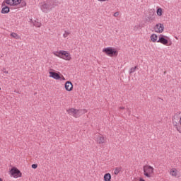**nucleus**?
I'll return each mask as SVG.
<instances>
[{
    "label": "nucleus",
    "mask_w": 181,
    "mask_h": 181,
    "mask_svg": "<svg viewBox=\"0 0 181 181\" xmlns=\"http://www.w3.org/2000/svg\"><path fill=\"white\" fill-rule=\"evenodd\" d=\"M59 5V1L56 0H47L40 4V8L45 13H48L52 9Z\"/></svg>",
    "instance_id": "obj_1"
},
{
    "label": "nucleus",
    "mask_w": 181,
    "mask_h": 181,
    "mask_svg": "<svg viewBox=\"0 0 181 181\" xmlns=\"http://www.w3.org/2000/svg\"><path fill=\"white\" fill-rule=\"evenodd\" d=\"M67 113L69 115H72V117H74V118H79V117H81L83 114H86L87 112V110L85 109H74V108H70L69 110H66Z\"/></svg>",
    "instance_id": "obj_2"
},
{
    "label": "nucleus",
    "mask_w": 181,
    "mask_h": 181,
    "mask_svg": "<svg viewBox=\"0 0 181 181\" xmlns=\"http://www.w3.org/2000/svg\"><path fill=\"white\" fill-rule=\"evenodd\" d=\"M54 54L57 57H60L61 59H64V60H71V57L70 56V53L67 51L61 50L59 52H54Z\"/></svg>",
    "instance_id": "obj_3"
},
{
    "label": "nucleus",
    "mask_w": 181,
    "mask_h": 181,
    "mask_svg": "<svg viewBox=\"0 0 181 181\" xmlns=\"http://www.w3.org/2000/svg\"><path fill=\"white\" fill-rule=\"evenodd\" d=\"M103 53H105L107 56H110V57H114V56H118V51L111 47L104 48L103 49Z\"/></svg>",
    "instance_id": "obj_4"
},
{
    "label": "nucleus",
    "mask_w": 181,
    "mask_h": 181,
    "mask_svg": "<svg viewBox=\"0 0 181 181\" xmlns=\"http://www.w3.org/2000/svg\"><path fill=\"white\" fill-rule=\"evenodd\" d=\"M10 173L11 176H13L16 179H18V177H22V173H21V170L16 167H13L11 168Z\"/></svg>",
    "instance_id": "obj_5"
},
{
    "label": "nucleus",
    "mask_w": 181,
    "mask_h": 181,
    "mask_svg": "<svg viewBox=\"0 0 181 181\" xmlns=\"http://www.w3.org/2000/svg\"><path fill=\"white\" fill-rule=\"evenodd\" d=\"M144 176L146 177H151V175L153 173V168L150 165L144 166Z\"/></svg>",
    "instance_id": "obj_6"
},
{
    "label": "nucleus",
    "mask_w": 181,
    "mask_h": 181,
    "mask_svg": "<svg viewBox=\"0 0 181 181\" xmlns=\"http://www.w3.org/2000/svg\"><path fill=\"white\" fill-rule=\"evenodd\" d=\"M154 29L157 33H162L165 29V26L162 23H158L156 25Z\"/></svg>",
    "instance_id": "obj_7"
},
{
    "label": "nucleus",
    "mask_w": 181,
    "mask_h": 181,
    "mask_svg": "<svg viewBox=\"0 0 181 181\" xmlns=\"http://www.w3.org/2000/svg\"><path fill=\"white\" fill-rule=\"evenodd\" d=\"M95 141L97 144H104V142H105V137L101 134L96 135Z\"/></svg>",
    "instance_id": "obj_8"
},
{
    "label": "nucleus",
    "mask_w": 181,
    "mask_h": 181,
    "mask_svg": "<svg viewBox=\"0 0 181 181\" xmlns=\"http://www.w3.org/2000/svg\"><path fill=\"white\" fill-rule=\"evenodd\" d=\"M158 43H162V45H168L169 43V41L168 39L165 38V36L163 35H160L158 40H157Z\"/></svg>",
    "instance_id": "obj_9"
},
{
    "label": "nucleus",
    "mask_w": 181,
    "mask_h": 181,
    "mask_svg": "<svg viewBox=\"0 0 181 181\" xmlns=\"http://www.w3.org/2000/svg\"><path fill=\"white\" fill-rule=\"evenodd\" d=\"M49 77H52V78H54V80H60L61 77L60 75L58 73L49 71Z\"/></svg>",
    "instance_id": "obj_10"
},
{
    "label": "nucleus",
    "mask_w": 181,
    "mask_h": 181,
    "mask_svg": "<svg viewBox=\"0 0 181 181\" xmlns=\"http://www.w3.org/2000/svg\"><path fill=\"white\" fill-rule=\"evenodd\" d=\"M65 89L66 91H71L73 90V83L70 81H66L65 83Z\"/></svg>",
    "instance_id": "obj_11"
},
{
    "label": "nucleus",
    "mask_w": 181,
    "mask_h": 181,
    "mask_svg": "<svg viewBox=\"0 0 181 181\" xmlns=\"http://www.w3.org/2000/svg\"><path fill=\"white\" fill-rule=\"evenodd\" d=\"M170 175H171V176H173L174 177H176V176H177V169L172 168L170 170Z\"/></svg>",
    "instance_id": "obj_12"
},
{
    "label": "nucleus",
    "mask_w": 181,
    "mask_h": 181,
    "mask_svg": "<svg viewBox=\"0 0 181 181\" xmlns=\"http://www.w3.org/2000/svg\"><path fill=\"white\" fill-rule=\"evenodd\" d=\"M10 11L11 10H10L9 7L6 6L2 8L1 13H4V14L5 13H9Z\"/></svg>",
    "instance_id": "obj_13"
},
{
    "label": "nucleus",
    "mask_w": 181,
    "mask_h": 181,
    "mask_svg": "<svg viewBox=\"0 0 181 181\" xmlns=\"http://www.w3.org/2000/svg\"><path fill=\"white\" fill-rule=\"evenodd\" d=\"M104 180L105 181H111V174H110V173L105 174Z\"/></svg>",
    "instance_id": "obj_14"
},
{
    "label": "nucleus",
    "mask_w": 181,
    "mask_h": 181,
    "mask_svg": "<svg viewBox=\"0 0 181 181\" xmlns=\"http://www.w3.org/2000/svg\"><path fill=\"white\" fill-rule=\"evenodd\" d=\"M33 25V26H35V28H40V26H42V23H40L36 20H34Z\"/></svg>",
    "instance_id": "obj_15"
},
{
    "label": "nucleus",
    "mask_w": 181,
    "mask_h": 181,
    "mask_svg": "<svg viewBox=\"0 0 181 181\" xmlns=\"http://www.w3.org/2000/svg\"><path fill=\"white\" fill-rule=\"evenodd\" d=\"M150 37L151 40H152L153 42L158 40V35L156 34L151 35Z\"/></svg>",
    "instance_id": "obj_16"
},
{
    "label": "nucleus",
    "mask_w": 181,
    "mask_h": 181,
    "mask_svg": "<svg viewBox=\"0 0 181 181\" xmlns=\"http://www.w3.org/2000/svg\"><path fill=\"white\" fill-rule=\"evenodd\" d=\"M136 69H138L137 66H136L135 67L131 68L129 71V74H132V73H135Z\"/></svg>",
    "instance_id": "obj_17"
},
{
    "label": "nucleus",
    "mask_w": 181,
    "mask_h": 181,
    "mask_svg": "<svg viewBox=\"0 0 181 181\" xmlns=\"http://www.w3.org/2000/svg\"><path fill=\"white\" fill-rule=\"evenodd\" d=\"M10 36H11V37H13L14 39H19V35H18V34L15 33H11L10 34Z\"/></svg>",
    "instance_id": "obj_18"
},
{
    "label": "nucleus",
    "mask_w": 181,
    "mask_h": 181,
    "mask_svg": "<svg viewBox=\"0 0 181 181\" xmlns=\"http://www.w3.org/2000/svg\"><path fill=\"white\" fill-rule=\"evenodd\" d=\"M6 4H7V5H10L11 6H13V0H6Z\"/></svg>",
    "instance_id": "obj_19"
},
{
    "label": "nucleus",
    "mask_w": 181,
    "mask_h": 181,
    "mask_svg": "<svg viewBox=\"0 0 181 181\" xmlns=\"http://www.w3.org/2000/svg\"><path fill=\"white\" fill-rule=\"evenodd\" d=\"M119 172H121V168H115V171H114L115 175H118L119 173Z\"/></svg>",
    "instance_id": "obj_20"
},
{
    "label": "nucleus",
    "mask_w": 181,
    "mask_h": 181,
    "mask_svg": "<svg viewBox=\"0 0 181 181\" xmlns=\"http://www.w3.org/2000/svg\"><path fill=\"white\" fill-rule=\"evenodd\" d=\"M13 6H16L17 5H19L21 2V0H13Z\"/></svg>",
    "instance_id": "obj_21"
},
{
    "label": "nucleus",
    "mask_w": 181,
    "mask_h": 181,
    "mask_svg": "<svg viewBox=\"0 0 181 181\" xmlns=\"http://www.w3.org/2000/svg\"><path fill=\"white\" fill-rule=\"evenodd\" d=\"M157 15L158 16H162V9L160 8L157 9Z\"/></svg>",
    "instance_id": "obj_22"
},
{
    "label": "nucleus",
    "mask_w": 181,
    "mask_h": 181,
    "mask_svg": "<svg viewBox=\"0 0 181 181\" xmlns=\"http://www.w3.org/2000/svg\"><path fill=\"white\" fill-rule=\"evenodd\" d=\"M21 6L23 7V6H26V1H25L24 0H21V2H20Z\"/></svg>",
    "instance_id": "obj_23"
},
{
    "label": "nucleus",
    "mask_w": 181,
    "mask_h": 181,
    "mask_svg": "<svg viewBox=\"0 0 181 181\" xmlns=\"http://www.w3.org/2000/svg\"><path fill=\"white\" fill-rule=\"evenodd\" d=\"M69 35H70V33H69L68 31H65L63 36H64V37H67V36H69Z\"/></svg>",
    "instance_id": "obj_24"
},
{
    "label": "nucleus",
    "mask_w": 181,
    "mask_h": 181,
    "mask_svg": "<svg viewBox=\"0 0 181 181\" xmlns=\"http://www.w3.org/2000/svg\"><path fill=\"white\" fill-rule=\"evenodd\" d=\"M146 22H152L153 21V18L152 17H148L147 19H146Z\"/></svg>",
    "instance_id": "obj_25"
},
{
    "label": "nucleus",
    "mask_w": 181,
    "mask_h": 181,
    "mask_svg": "<svg viewBox=\"0 0 181 181\" xmlns=\"http://www.w3.org/2000/svg\"><path fill=\"white\" fill-rule=\"evenodd\" d=\"M31 168H32L33 169H37V164H33V165H31Z\"/></svg>",
    "instance_id": "obj_26"
},
{
    "label": "nucleus",
    "mask_w": 181,
    "mask_h": 181,
    "mask_svg": "<svg viewBox=\"0 0 181 181\" xmlns=\"http://www.w3.org/2000/svg\"><path fill=\"white\" fill-rule=\"evenodd\" d=\"M176 129H177V131H178V132H180V134H181V128H180V126L176 127Z\"/></svg>",
    "instance_id": "obj_27"
},
{
    "label": "nucleus",
    "mask_w": 181,
    "mask_h": 181,
    "mask_svg": "<svg viewBox=\"0 0 181 181\" xmlns=\"http://www.w3.org/2000/svg\"><path fill=\"white\" fill-rule=\"evenodd\" d=\"M119 15V13L115 12V13H114L113 16H115V18H117Z\"/></svg>",
    "instance_id": "obj_28"
},
{
    "label": "nucleus",
    "mask_w": 181,
    "mask_h": 181,
    "mask_svg": "<svg viewBox=\"0 0 181 181\" xmlns=\"http://www.w3.org/2000/svg\"><path fill=\"white\" fill-rule=\"evenodd\" d=\"M139 25H135L134 27V30H139Z\"/></svg>",
    "instance_id": "obj_29"
},
{
    "label": "nucleus",
    "mask_w": 181,
    "mask_h": 181,
    "mask_svg": "<svg viewBox=\"0 0 181 181\" xmlns=\"http://www.w3.org/2000/svg\"><path fill=\"white\" fill-rule=\"evenodd\" d=\"M120 110H125V107H119Z\"/></svg>",
    "instance_id": "obj_30"
},
{
    "label": "nucleus",
    "mask_w": 181,
    "mask_h": 181,
    "mask_svg": "<svg viewBox=\"0 0 181 181\" xmlns=\"http://www.w3.org/2000/svg\"><path fill=\"white\" fill-rule=\"evenodd\" d=\"M30 22L31 23H33V22H35V21L30 19Z\"/></svg>",
    "instance_id": "obj_31"
},
{
    "label": "nucleus",
    "mask_w": 181,
    "mask_h": 181,
    "mask_svg": "<svg viewBox=\"0 0 181 181\" xmlns=\"http://www.w3.org/2000/svg\"><path fill=\"white\" fill-rule=\"evenodd\" d=\"M100 2H105V1H107V0H98Z\"/></svg>",
    "instance_id": "obj_32"
},
{
    "label": "nucleus",
    "mask_w": 181,
    "mask_h": 181,
    "mask_svg": "<svg viewBox=\"0 0 181 181\" xmlns=\"http://www.w3.org/2000/svg\"><path fill=\"white\" fill-rule=\"evenodd\" d=\"M0 181H2V179H1V178H0Z\"/></svg>",
    "instance_id": "obj_33"
},
{
    "label": "nucleus",
    "mask_w": 181,
    "mask_h": 181,
    "mask_svg": "<svg viewBox=\"0 0 181 181\" xmlns=\"http://www.w3.org/2000/svg\"><path fill=\"white\" fill-rule=\"evenodd\" d=\"M5 73L8 74V71H5Z\"/></svg>",
    "instance_id": "obj_34"
},
{
    "label": "nucleus",
    "mask_w": 181,
    "mask_h": 181,
    "mask_svg": "<svg viewBox=\"0 0 181 181\" xmlns=\"http://www.w3.org/2000/svg\"><path fill=\"white\" fill-rule=\"evenodd\" d=\"M0 90H1V88H0Z\"/></svg>",
    "instance_id": "obj_35"
}]
</instances>
